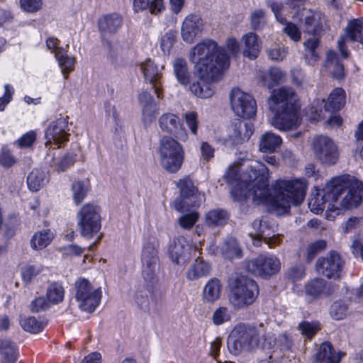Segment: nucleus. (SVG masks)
Wrapping results in <instances>:
<instances>
[{
  "label": "nucleus",
  "instance_id": "1",
  "mask_svg": "<svg viewBox=\"0 0 363 363\" xmlns=\"http://www.w3.org/2000/svg\"><path fill=\"white\" fill-rule=\"evenodd\" d=\"M189 60L195 64L199 79L190 85L191 92L202 99L215 93L213 83L230 65V57L225 48L216 41L205 39L196 45L189 52Z\"/></svg>",
  "mask_w": 363,
  "mask_h": 363
},
{
  "label": "nucleus",
  "instance_id": "2",
  "mask_svg": "<svg viewBox=\"0 0 363 363\" xmlns=\"http://www.w3.org/2000/svg\"><path fill=\"white\" fill-rule=\"evenodd\" d=\"M363 198V183L350 175L333 178L323 189H316L308 201L310 210L319 214L328 210L351 209L359 206Z\"/></svg>",
  "mask_w": 363,
  "mask_h": 363
},
{
  "label": "nucleus",
  "instance_id": "3",
  "mask_svg": "<svg viewBox=\"0 0 363 363\" xmlns=\"http://www.w3.org/2000/svg\"><path fill=\"white\" fill-rule=\"evenodd\" d=\"M268 106L274 113L270 123L279 130H291L301 124L297 96L292 88L281 87L274 90L268 99Z\"/></svg>",
  "mask_w": 363,
  "mask_h": 363
},
{
  "label": "nucleus",
  "instance_id": "4",
  "mask_svg": "<svg viewBox=\"0 0 363 363\" xmlns=\"http://www.w3.org/2000/svg\"><path fill=\"white\" fill-rule=\"evenodd\" d=\"M269 169L264 163L257 160L250 162L240 177L245 186L241 188L235 200L242 201L251 198L257 203L269 201Z\"/></svg>",
  "mask_w": 363,
  "mask_h": 363
},
{
  "label": "nucleus",
  "instance_id": "5",
  "mask_svg": "<svg viewBox=\"0 0 363 363\" xmlns=\"http://www.w3.org/2000/svg\"><path fill=\"white\" fill-rule=\"evenodd\" d=\"M308 182L304 178L279 179L276 182V195L270 200L272 206L279 214L289 211L292 205L301 204L306 194Z\"/></svg>",
  "mask_w": 363,
  "mask_h": 363
},
{
  "label": "nucleus",
  "instance_id": "6",
  "mask_svg": "<svg viewBox=\"0 0 363 363\" xmlns=\"http://www.w3.org/2000/svg\"><path fill=\"white\" fill-rule=\"evenodd\" d=\"M263 326L259 327L240 323L230 332L227 345L228 351L233 355H238L242 351H250L259 345L264 335Z\"/></svg>",
  "mask_w": 363,
  "mask_h": 363
},
{
  "label": "nucleus",
  "instance_id": "7",
  "mask_svg": "<svg viewBox=\"0 0 363 363\" xmlns=\"http://www.w3.org/2000/svg\"><path fill=\"white\" fill-rule=\"evenodd\" d=\"M228 302L235 310L245 309L252 305L259 295L256 281L247 277L240 276L230 280Z\"/></svg>",
  "mask_w": 363,
  "mask_h": 363
},
{
  "label": "nucleus",
  "instance_id": "8",
  "mask_svg": "<svg viewBox=\"0 0 363 363\" xmlns=\"http://www.w3.org/2000/svg\"><path fill=\"white\" fill-rule=\"evenodd\" d=\"M160 162L162 167L169 173H176L184 160L182 145L170 136H164L160 140Z\"/></svg>",
  "mask_w": 363,
  "mask_h": 363
},
{
  "label": "nucleus",
  "instance_id": "9",
  "mask_svg": "<svg viewBox=\"0 0 363 363\" xmlns=\"http://www.w3.org/2000/svg\"><path fill=\"white\" fill-rule=\"evenodd\" d=\"M74 291L75 298L82 311L89 313L95 311L101 298L100 288L94 289L87 279L79 278L74 284Z\"/></svg>",
  "mask_w": 363,
  "mask_h": 363
},
{
  "label": "nucleus",
  "instance_id": "10",
  "mask_svg": "<svg viewBox=\"0 0 363 363\" xmlns=\"http://www.w3.org/2000/svg\"><path fill=\"white\" fill-rule=\"evenodd\" d=\"M311 149L315 158L323 164L333 165L339 158L337 145L327 135H315L311 141Z\"/></svg>",
  "mask_w": 363,
  "mask_h": 363
},
{
  "label": "nucleus",
  "instance_id": "11",
  "mask_svg": "<svg viewBox=\"0 0 363 363\" xmlns=\"http://www.w3.org/2000/svg\"><path fill=\"white\" fill-rule=\"evenodd\" d=\"M77 225L82 236L91 238L101 229L99 208L92 203L84 205L77 213Z\"/></svg>",
  "mask_w": 363,
  "mask_h": 363
},
{
  "label": "nucleus",
  "instance_id": "12",
  "mask_svg": "<svg viewBox=\"0 0 363 363\" xmlns=\"http://www.w3.org/2000/svg\"><path fill=\"white\" fill-rule=\"evenodd\" d=\"M280 269L281 262L274 255L261 254L246 264V269L250 273L265 279L277 274Z\"/></svg>",
  "mask_w": 363,
  "mask_h": 363
},
{
  "label": "nucleus",
  "instance_id": "13",
  "mask_svg": "<svg viewBox=\"0 0 363 363\" xmlns=\"http://www.w3.org/2000/svg\"><path fill=\"white\" fill-rule=\"evenodd\" d=\"M158 261L157 250L153 244H146L141 253L142 276L144 281L147 282L150 292L152 291L154 285L157 282L155 269Z\"/></svg>",
  "mask_w": 363,
  "mask_h": 363
},
{
  "label": "nucleus",
  "instance_id": "14",
  "mask_svg": "<svg viewBox=\"0 0 363 363\" xmlns=\"http://www.w3.org/2000/svg\"><path fill=\"white\" fill-rule=\"evenodd\" d=\"M230 99L231 108L238 116L252 118L256 115V101L250 94L235 88L231 91Z\"/></svg>",
  "mask_w": 363,
  "mask_h": 363
},
{
  "label": "nucleus",
  "instance_id": "15",
  "mask_svg": "<svg viewBox=\"0 0 363 363\" xmlns=\"http://www.w3.org/2000/svg\"><path fill=\"white\" fill-rule=\"evenodd\" d=\"M177 186L180 189V195L174 201V208L179 212L189 211L190 208L198 207L201 201L196 194V189L193 182L185 177L177 182Z\"/></svg>",
  "mask_w": 363,
  "mask_h": 363
},
{
  "label": "nucleus",
  "instance_id": "16",
  "mask_svg": "<svg viewBox=\"0 0 363 363\" xmlns=\"http://www.w3.org/2000/svg\"><path fill=\"white\" fill-rule=\"evenodd\" d=\"M254 133V125L251 122L235 119L227 128V135L223 139L225 145L235 146L249 140Z\"/></svg>",
  "mask_w": 363,
  "mask_h": 363
},
{
  "label": "nucleus",
  "instance_id": "17",
  "mask_svg": "<svg viewBox=\"0 0 363 363\" xmlns=\"http://www.w3.org/2000/svg\"><path fill=\"white\" fill-rule=\"evenodd\" d=\"M344 264L340 255L331 251L327 256L318 258L315 266L319 274L328 279H337L341 276Z\"/></svg>",
  "mask_w": 363,
  "mask_h": 363
},
{
  "label": "nucleus",
  "instance_id": "18",
  "mask_svg": "<svg viewBox=\"0 0 363 363\" xmlns=\"http://www.w3.org/2000/svg\"><path fill=\"white\" fill-rule=\"evenodd\" d=\"M68 117L60 116L55 121L50 123L45 131V145L52 143L60 147L62 144L68 141L69 134L67 133Z\"/></svg>",
  "mask_w": 363,
  "mask_h": 363
},
{
  "label": "nucleus",
  "instance_id": "19",
  "mask_svg": "<svg viewBox=\"0 0 363 363\" xmlns=\"http://www.w3.org/2000/svg\"><path fill=\"white\" fill-rule=\"evenodd\" d=\"M294 19L298 18L300 21L303 18V30L304 33L315 35L323 28L325 21L324 16L320 12L302 9L292 16Z\"/></svg>",
  "mask_w": 363,
  "mask_h": 363
},
{
  "label": "nucleus",
  "instance_id": "20",
  "mask_svg": "<svg viewBox=\"0 0 363 363\" xmlns=\"http://www.w3.org/2000/svg\"><path fill=\"white\" fill-rule=\"evenodd\" d=\"M158 123L162 131L172 134L176 138L182 141L187 140V133L177 114L169 112L164 113L160 116Z\"/></svg>",
  "mask_w": 363,
  "mask_h": 363
},
{
  "label": "nucleus",
  "instance_id": "21",
  "mask_svg": "<svg viewBox=\"0 0 363 363\" xmlns=\"http://www.w3.org/2000/svg\"><path fill=\"white\" fill-rule=\"evenodd\" d=\"M347 40L352 42H358L363 45V21L354 19L348 23L345 29V34L342 35L337 41V46L345 58L349 57V52L346 49L345 43Z\"/></svg>",
  "mask_w": 363,
  "mask_h": 363
},
{
  "label": "nucleus",
  "instance_id": "22",
  "mask_svg": "<svg viewBox=\"0 0 363 363\" xmlns=\"http://www.w3.org/2000/svg\"><path fill=\"white\" fill-rule=\"evenodd\" d=\"M146 82L152 85L157 98L162 99L161 92L162 74L158 66L150 59H147L140 65Z\"/></svg>",
  "mask_w": 363,
  "mask_h": 363
},
{
  "label": "nucleus",
  "instance_id": "23",
  "mask_svg": "<svg viewBox=\"0 0 363 363\" xmlns=\"http://www.w3.org/2000/svg\"><path fill=\"white\" fill-rule=\"evenodd\" d=\"M277 20L281 24L285 25L283 31L293 41L298 42L301 38V32L300 29L293 23L287 21L284 15L285 6L283 4H279L272 1L269 4Z\"/></svg>",
  "mask_w": 363,
  "mask_h": 363
},
{
  "label": "nucleus",
  "instance_id": "24",
  "mask_svg": "<svg viewBox=\"0 0 363 363\" xmlns=\"http://www.w3.org/2000/svg\"><path fill=\"white\" fill-rule=\"evenodd\" d=\"M191 247L184 237L174 238L169 247V255L177 264H184L190 259Z\"/></svg>",
  "mask_w": 363,
  "mask_h": 363
},
{
  "label": "nucleus",
  "instance_id": "25",
  "mask_svg": "<svg viewBox=\"0 0 363 363\" xmlns=\"http://www.w3.org/2000/svg\"><path fill=\"white\" fill-rule=\"evenodd\" d=\"M138 99L142 108V121L146 127L149 126L155 120L158 113L157 106L152 94L147 91H142Z\"/></svg>",
  "mask_w": 363,
  "mask_h": 363
},
{
  "label": "nucleus",
  "instance_id": "26",
  "mask_svg": "<svg viewBox=\"0 0 363 363\" xmlns=\"http://www.w3.org/2000/svg\"><path fill=\"white\" fill-rule=\"evenodd\" d=\"M203 27V21L198 15H188L184 20L181 34L184 41L192 43L196 37L202 31Z\"/></svg>",
  "mask_w": 363,
  "mask_h": 363
},
{
  "label": "nucleus",
  "instance_id": "27",
  "mask_svg": "<svg viewBox=\"0 0 363 363\" xmlns=\"http://www.w3.org/2000/svg\"><path fill=\"white\" fill-rule=\"evenodd\" d=\"M123 24V16L118 13L104 15L98 20L99 30L103 37L116 34Z\"/></svg>",
  "mask_w": 363,
  "mask_h": 363
},
{
  "label": "nucleus",
  "instance_id": "28",
  "mask_svg": "<svg viewBox=\"0 0 363 363\" xmlns=\"http://www.w3.org/2000/svg\"><path fill=\"white\" fill-rule=\"evenodd\" d=\"M252 226L254 232L249 233V235L255 246H259L262 241L271 238L272 233H273L272 226L266 218H262V219L255 220L252 223Z\"/></svg>",
  "mask_w": 363,
  "mask_h": 363
},
{
  "label": "nucleus",
  "instance_id": "29",
  "mask_svg": "<svg viewBox=\"0 0 363 363\" xmlns=\"http://www.w3.org/2000/svg\"><path fill=\"white\" fill-rule=\"evenodd\" d=\"M223 284L216 277L210 279L202 290V300L205 303H214L220 299L222 294Z\"/></svg>",
  "mask_w": 363,
  "mask_h": 363
},
{
  "label": "nucleus",
  "instance_id": "30",
  "mask_svg": "<svg viewBox=\"0 0 363 363\" xmlns=\"http://www.w3.org/2000/svg\"><path fill=\"white\" fill-rule=\"evenodd\" d=\"M344 355V352H336L331 343L323 342L318 349L315 359L318 363H340Z\"/></svg>",
  "mask_w": 363,
  "mask_h": 363
},
{
  "label": "nucleus",
  "instance_id": "31",
  "mask_svg": "<svg viewBox=\"0 0 363 363\" xmlns=\"http://www.w3.org/2000/svg\"><path fill=\"white\" fill-rule=\"evenodd\" d=\"M211 267L202 258L198 257L186 272V278L190 281H196L211 274Z\"/></svg>",
  "mask_w": 363,
  "mask_h": 363
},
{
  "label": "nucleus",
  "instance_id": "32",
  "mask_svg": "<svg viewBox=\"0 0 363 363\" xmlns=\"http://www.w3.org/2000/svg\"><path fill=\"white\" fill-rule=\"evenodd\" d=\"M228 219L227 211L223 208L212 209L205 215V224L211 228L222 227L227 223Z\"/></svg>",
  "mask_w": 363,
  "mask_h": 363
},
{
  "label": "nucleus",
  "instance_id": "33",
  "mask_svg": "<svg viewBox=\"0 0 363 363\" xmlns=\"http://www.w3.org/2000/svg\"><path fill=\"white\" fill-rule=\"evenodd\" d=\"M306 293L314 298L322 294H330L333 292L330 284L323 279H314L305 286Z\"/></svg>",
  "mask_w": 363,
  "mask_h": 363
},
{
  "label": "nucleus",
  "instance_id": "34",
  "mask_svg": "<svg viewBox=\"0 0 363 363\" xmlns=\"http://www.w3.org/2000/svg\"><path fill=\"white\" fill-rule=\"evenodd\" d=\"M345 91L342 88L334 89L325 104L327 111L334 112L341 109L345 104Z\"/></svg>",
  "mask_w": 363,
  "mask_h": 363
},
{
  "label": "nucleus",
  "instance_id": "35",
  "mask_svg": "<svg viewBox=\"0 0 363 363\" xmlns=\"http://www.w3.org/2000/svg\"><path fill=\"white\" fill-rule=\"evenodd\" d=\"M325 67L330 72L333 77L340 79L345 77L343 65L340 62L337 55L334 51L327 53Z\"/></svg>",
  "mask_w": 363,
  "mask_h": 363
},
{
  "label": "nucleus",
  "instance_id": "36",
  "mask_svg": "<svg viewBox=\"0 0 363 363\" xmlns=\"http://www.w3.org/2000/svg\"><path fill=\"white\" fill-rule=\"evenodd\" d=\"M282 143L281 138L272 132L263 134L259 140V150L262 152H272L280 147Z\"/></svg>",
  "mask_w": 363,
  "mask_h": 363
},
{
  "label": "nucleus",
  "instance_id": "37",
  "mask_svg": "<svg viewBox=\"0 0 363 363\" xmlns=\"http://www.w3.org/2000/svg\"><path fill=\"white\" fill-rule=\"evenodd\" d=\"M54 233L50 229L36 232L30 240V246L33 250H40L50 244L54 238Z\"/></svg>",
  "mask_w": 363,
  "mask_h": 363
},
{
  "label": "nucleus",
  "instance_id": "38",
  "mask_svg": "<svg viewBox=\"0 0 363 363\" xmlns=\"http://www.w3.org/2000/svg\"><path fill=\"white\" fill-rule=\"evenodd\" d=\"M48 181L47 173L41 169H33L27 177L28 189L32 191H39Z\"/></svg>",
  "mask_w": 363,
  "mask_h": 363
},
{
  "label": "nucleus",
  "instance_id": "39",
  "mask_svg": "<svg viewBox=\"0 0 363 363\" xmlns=\"http://www.w3.org/2000/svg\"><path fill=\"white\" fill-rule=\"evenodd\" d=\"M174 74L177 81L183 86H187L190 83V72H189L187 62L178 57L173 62Z\"/></svg>",
  "mask_w": 363,
  "mask_h": 363
},
{
  "label": "nucleus",
  "instance_id": "40",
  "mask_svg": "<svg viewBox=\"0 0 363 363\" xmlns=\"http://www.w3.org/2000/svg\"><path fill=\"white\" fill-rule=\"evenodd\" d=\"M245 43L243 55L250 59H255L259 52L258 36L254 33H248L242 37Z\"/></svg>",
  "mask_w": 363,
  "mask_h": 363
},
{
  "label": "nucleus",
  "instance_id": "41",
  "mask_svg": "<svg viewBox=\"0 0 363 363\" xmlns=\"http://www.w3.org/2000/svg\"><path fill=\"white\" fill-rule=\"evenodd\" d=\"M55 56L62 69V72L67 79L68 73L74 69L75 58L67 55V52L62 48H57L55 51Z\"/></svg>",
  "mask_w": 363,
  "mask_h": 363
},
{
  "label": "nucleus",
  "instance_id": "42",
  "mask_svg": "<svg viewBox=\"0 0 363 363\" xmlns=\"http://www.w3.org/2000/svg\"><path fill=\"white\" fill-rule=\"evenodd\" d=\"M0 352L4 357L3 363H15L17 360V347L16 345L9 340H1Z\"/></svg>",
  "mask_w": 363,
  "mask_h": 363
},
{
  "label": "nucleus",
  "instance_id": "43",
  "mask_svg": "<svg viewBox=\"0 0 363 363\" xmlns=\"http://www.w3.org/2000/svg\"><path fill=\"white\" fill-rule=\"evenodd\" d=\"M65 296V289L61 284L58 282L51 283L46 291V298L51 304L61 303Z\"/></svg>",
  "mask_w": 363,
  "mask_h": 363
},
{
  "label": "nucleus",
  "instance_id": "44",
  "mask_svg": "<svg viewBox=\"0 0 363 363\" xmlns=\"http://www.w3.org/2000/svg\"><path fill=\"white\" fill-rule=\"evenodd\" d=\"M71 190L74 203L79 205L86 196L89 191V185L83 181H75L72 184Z\"/></svg>",
  "mask_w": 363,
  "mask_h": 363
},
{
  "label": "nucleus",
  "instance_id": "45",
  "mask_svg": "<svg viewBox=\"0 0 363 363\" xmlns=\"http://www.w3.org/2000/svg\"><path fill=\"white\" fill-rule=\"evenodd\" d=\"M238 172H239V169H238V167L235 164H233V165H230L227 172H225V175H224V179H225L226 182L228 183V184H233V182L235 180H238L240 184H239V186L238 187H235L233 191H232V194L233 196H234V198L235 199L239 193L240 192V189L241 188L243 189L244 186H245V184L242 183L240 180V177H241V175L244 173L242 172L239 177H238Z\"/></svg>",
  "mask_w": 363,
  "mask_h": 363
},
{
  "label": "nucleus",
  "instance_id": "46",
  "mask_svg": "<svg viewBox=\"0 0 363 363\" xmlns=\"http://www.w3.org/2000/svg\"><path fill=\"white\" fill-rule=\"evenodd\" d=\"M319 43V40L315 37L309 38L304 43V48L306 51V57L308 59L310 64H313L319 57L318 53L316 51Z\"/></svg>",
  "mask_w": 363,
  "mask_h": 363
},
{
  "label": "nucleus",
  "instance_id": "47",
  "mask_svg": "<svg viewBox=\"0 0 363 363\" xmlns=\"http://www.w3.org/2000/svg\"><path fill=\"white\" fill-rule=\"evenodd\" d=\"M223 250L225 256L229 259L240 257L242 256V251L238 243L233 238H229L225 240Z\"/></svg>",
  "mask_w": 363,
  "mask_h": 363
},
{
  "label": "nucleus",
  "instance_id": "48",
  "mask_svg": "<svg viewBox=\"0 0 363 363\" xmlns=\"http://www.w3.org/2000/svg\"><path fill=\"white\" fill-rule=\"evenodd\" d=\"M153 286L152 291L150 292L147 287V282L145 281V286L142 288H139L134 296L135 302L141 308H145L149 305L148 294H152L154 293L155 286Z\"/></svg>",
  "mask_w": 363,
  "mask_h": 363
},
{
  "label": "nucleus",
  "instance_id": "49",
  "mask_svg": "<svg viewBox=\"0 0 363 363\" xmlns=\"http://www.w3.org/2000/svg\"><path fill=\"white\" fill-rule=\"evenodd\" d=\"M231 312L228 307L220 306L217 308L212 315V321L216 325H220L230 321Z\"/></svg>",
  "mask_w": 363,
  "mask_h": 363
},
{
  "label": "nucleus",
  "instance_id": "50",
  "mask_svg": "<svg viewBox=\"0 0 363 363\" xmlns=\"http://www.w3.org/2000/svg\"><path fill=\"white\" fill-rule=\"evenodd\" d=\"M21 325L23 329L30 333H38L42 331L45 327L44 323L38 320L34 317H28L21 320Z\"/></svg>",
  "mask_w": 363,
  "mask_h": 363
},
{
  "label": "nucleus",
  "instance_id": "51",
  "mask_svg": "<svg viewBox=\"0 0 363 363\" xmlns=\"http://www.w3.org/2000/svg\"><path fill=\"white\" fill-rule=\"evenodd\" d=\"M250 21L253 30L262 29L267 23L266 12L261 9L253 11L250 14Z\"/></svg>",
  "mask_w": 363,
  "mask_h": 363
},
{
  "label": "nucleus",
  "instance_id": "52",
  "mask_svg": "<svg viewBox=\"0 0 363 363\" xmlns=\"http://www.w3.org/2000/svg\"><path fill=\"white\" fill-rule=\"evenodd\" d=\"M43 267L40 264H28L21 269V275L25 282H30L33 278L41 273Z\"/></svg>",
  "mask_w": 363,
  "mask_h": 363
},
{
  "label": "nucleus",
  "instance_id": "53",
  "mask_svg": "<svg viewBox=\"0 0 363 363\" xmlns=\"http://www.w3.org/2000/svg\"><path fill=\"white\" fill-rule=\"evenodd\" d=\"M348 307L342 301H337L333 303L330 307V315L335 320H342L347 314Z\"/></svg>",
  "mask_w": 363,
  "mask_h": 363
},
{
  "label": "nucleus",
  "instance_id": "54",
  "mask_svg": "<svg viewBox=\"0 0 363 363\" xmlns=\"http://www.w3.org/2000/svg\"><path fill=\"white\" fill-rule=\"evenodd\" d=\"M199 219V213L196 211H192L184 214L179 218L178 222L180 226L184 229H191Z\"/></svg>",
  "mask_w": 363,
  "mask_h": 363
},
{
  "label": "nucleus",
  "instance_id": "55",
  "mask_svg": "<svg viewBox=\"0 0 363 363\" xmlns=\"http://www.w3.org/2000/svg\"><path fill=\"white\" fill-rule=\"evenodd\" d=\"M36 140V133L30 130L23 135L18 140H17L14 145L20 148H29L31 147Z\"/></svg>",
  "mask_w": 363,
  "mask_h": 363
},
{
  "label": "nucleus",
  "instance_id": "56",
  "mask_svg": "<svg viewBox=\"0 0 363 363\" xmlns=\"http://www.w3.org/2000/svg\"><path fill=\"white\" fill-rule=\"evenodd\" d=\"M298 329L301 330L302 335L311 338L320 329V325L317 323L303 321L299 323Z\"/></svg>",
  "mask_w": 363,
  "mask_h": 363
},
{
  "label": "nucleus",
  "instance_id": "57",
  "mask_svg": "<svg viewBox=\"0 0 363 363\" xmlns=\"http://www.w3.org/2000/svg\"><path fill=\"white\" fill-rule=\"evenodd\" d=\"M184 118L191 133L196 135L197 134L199 126L197 113L195 111L187 112L184 115Z\"/></svg>",
  "mask_w": 363,
  "mask_h": 363
},
{
  "label": "nucleus",
  "instance_id": "58",
  "mask_svg": "<svg viewBox=\"0 0 363 363\" xmlns=\"http://www.w3.org/2000/svg\"><path fill=\"white\" fill-rule=\"evenodd\" d=\"M288 51L279 45H274L267 51L269 57L275 61H282L286 56Z\"/></svg>",
  "mask_w": 363,
  "mask_h": 363
},
{
  "label": "nucleus",
  "instance_id": "59",
  "mask_svg": "<svg viewBox=\"0 0 363 363\" xmlns=\"http://www.w3.org/2000/svg\"><path fill=\"white\" fill-rule=\"evenodd\" d=\"M287 278L295 282L301 280L305 276V269L301 264L294 266L289 269L286 273Z\"/></svg>",
  "mask_w": 363,
  "mask_h": 363
},
{
  "label": "nucleus",
  "instance_id": "60",
  "mask_svg": "<svg viewBox=\"0 0 363 363\" xmlns=\"http://www.w3.org/2000/svg\"><path fill=\"white\" fill-rule=\"evenodd\" d=\"M77 155L67 154L59 161L56 166V170L58 172H65L72 167L76 161Z\"/></svg>",
  "mask_w": 363,
  "mask_h": 363
},
{
  "label": "nucleus",
  "instance_id": "61",
  "mask_svg": "<svg viewBox=\"0 0 363 363\" xmlns=\"http://www.w3.org/2000/svg\"><path fill=\"white\" fill-rule=\"evenodd\" d=\"M42 4V0H20L21 8L30 13L38 11Z\"/></svg>",
  "mask_w": 363,
  "mask_h": 363
},
{
  "label": "nucleus",
  "instance_id": "62",
  "mask_svg": "<svg viewBox=\"0 0 363 363\" xmlns=\"http://www.w3.org/2000/svg\"><path fill=\"white\" fill-rule=\"evenodd\" d=\"M16 163V159L6 147H3L0 152V164L4 167H11Z\"/></svg>",
  "mask_w": 363,
  "mask_h": 363
},
{
  "label": "nucleus",
  "instance_id": "63",
  "mask_svg": "<svg viewBox=\"0 0 363 363\" xmlns=\"http://www.w3.org/2000/svg\"><path fill=\"white\" fill-rule=\"evenodd\" d=\"M50 303L44 297L40 296L34 299L30 305L32 312L38 313L41 311H45L50 307Z\"/></svg>",
  "mask_w": 363,
  "mask_h": 363
},
{
  "label": "nucleus",
  "instance_id": "64",
  "mask_svg": "<svg viewBox=\"0 0 363 363\" xmlns=\"http://www.w3.org/2000/svg\"><path fill=\"white\" fill-rule=\"evenodd\" d=\"M325 243L323 241L313 242L309 245L306 249V259L311 262L315 258L318 252L325 247Z\"/></svg>",
  "mask_w": 363,
  "mask_h": 363
}]
</instances>
